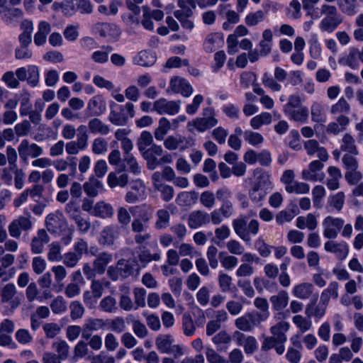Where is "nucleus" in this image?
<instances>
[{
    "mask_svg": "<svg viewBox=\"0 0 363 363\" xmlns=\"http://www.w3.org/2000/svg\"><path fill=\"white\" fill-rule=\"evenodd\" d=\"M213 108L207 107L203 109L202 117H197L187 123L188 130L194 133H204L216 126L218 121Z\"/></svg>",
    "mask_w": 363,
    "mask_h": 363,
    "instance_id": "nucleus-1",
    "label": "nucleus"
},
{
    "mask_svg": "<svg viewBox=\"0 0 363 363\" xmlns=\"http://www.w3.org/2000/svg\"><path fill=\"white\" fill-rule=\"evenodd\" d=\"M342 162L346 169L345 177L350 185L357 184L362 178V173L358 170V164L354 157L346 154L342 157Z\"/></svg>",
    "mask_w": 363,
    "mask_h": 363,
    "instance_id": "nucleus-2",
    "label": "nucleus"
},
{
    "mask_svg": "<svg viewBox=\"0 0 363 363\" xmlns=\"http://www.w3.org/2000/svg\"><path fill=\"white\" fill-rule=\"evenodd\" d=\"M174 339L169 335H160L155 340L157 349L163 354H174L176 357L184 354L183 347L180 345H172Z\"/></svg>",
    "mask_w": 363,
    "mask_h": 363,
    "instance_id": "nucleus-3",
    "label": "nucleus"
},
{
    "mask_svg": "<svg viewBox=\"0 0 363 363\" xmlns=\"http://www.w3.org/2000/svg\"><path fill=\"white\" fill-rule=\"evenodd\" d=\"M146 196V187L144 182L141 179H137L130 183L129 190L125 199L129 203H134L145 200Z\"/></svg>",
    "mask_w": 363,
    "mask_h": 363,
    "instance_id": "nucleus-4",
    "label": "nucleus"
},
{
    "mask_svg": "<svg viewBox=\"0 0 363 363\" xmlns=\"http://www.w3.org/2000/svg\"><path fill=\"white\" fill-rule=\"evenodd\" d=\"M16 74L20 81H27V83L32 87L36 86L40 80V70L38 67L35 65L18 68L16 70Z\"/></svg>",
    "mask_w": 363,
    "mask_h": 363,
    "instance_id": "nucleus-5",
    "label": "nucleus"
},
{
    "mask_svg": "<svg viewBox=\"0 0 363 363\" xmlns=\"http://www.w3.org/2000/svg\"><path fill=\"white\" fill-rule=\"evenodd\" d=\"M344 223V220L340 218L331 216L325 217L323 221L324 237L328 239L336 238Z\"/></svg>",
    "mask_w": 363,
    "mask_h": 363,
    "instance_id": "nucleus-6",
    "label": "nucleus"
},
{
    "mask_svg": "<svg viewBox=\"0 0 363 363\" xmlns=\"http://www.w3.org/2000/svg\"><path fill=\"white\" fill-rule=\"evenodd\" d=\"M167 92L180 94L184 97H189L193 94L194 89L186 79L176 76L170 79Z\"/></svg>",
    "mask_w": 363,
    "mask_h": 363,
    "instance_id": "nucleus-7",
    "label": "nucleus"
},
{
    "mask_svg": "<svg viewBox=\"0 0 363 363\" xmlns=\"http://www.w3.org/2000/svg\"><path fill=\"white\" fill-rule=\"evenodd\" d=\"M181 108V101H169L165 98H160L155 101V111L160 115L167 114L174 116Z\"/></svg>",
    "mask_w": 363,
    "mask_h": 363,
    "instance_id": "nucleus-8",
    "label": "nucleus"
},
{
    "mask_svg": "<svg viewBox=\"0 0 363 363\" xmlns=\"http://www.w3.org/2000/svg\"><path fill=\"white\" fill-rule=\"evenodd\" d=\"M46 226L50 232L59 235L66 231L68 228L64 216L59 211L47 216Z\"/></svg>",
    "mask_w": 363,
    "mask_h": 363,
    "instance_id": "nucleus-9",
    "label": "nucleus"
},
{
    "mask_svg": "<svg viewBox=\"0 0 363 363\" xmlns=\"http://www.w3.org/2000/svg\"><path fill=\"white\" fill-rule=\"evenodd\" d=\"M16 292V288L13 284H7L4 287L0 288V296L2 303H9L11 306L10 308L2 311L4 315H8L11 314L14 309L18 306L19 302L12 299Z\"/></svg>",
    "mask_w": 363,
    "mask_h": 363,
    "instance_id": "nucleus-10",
    "label": "nucleus"
},
{
    "mask_svg": "<svg viewBox=\"0 0 363 363\" xmlns=\"http://www.w3.org/2000/svg\"><path fill=\"white\" fill-rule=\"evenodd\" d=\"M178 6L183 9L174 11V15L175 18L180 22L184 29L189 31L192 30L194 28V23L191 19L193 15L192 9H185L184 0H178Z\"/></svg>",
    "mask_w": 363,
    "mask_h": 363,
    "instance_id": "nucleus-11",
    "label": "nucleus"
},
{
    "mask_svg": "<svg viewBox=\"0 0 363 363\" xmlns=\"http://www.w3.org/2000/svg\"><path fill=\"white\" fill-rule=\"evenodd\" d=\"M323 168V164L321 162L312 161L308 167L302 171V179L311 182H321L325 177Z\"/></svg>",
    "mask_w": 363,
    "mask_h": 363,
    "instance_id": "nucleus-12",
    "label": "nucleus"
},
{
    "mask_svg": "<svg viewBox=\"0 0 363 363\" xmlns=\"http://www.w3.org/2000/svg\"><path fill=\"white\" fill-rule=\"evenodd\" d=\"M152 184L155 190L160 192L161 197L164 201H169L174 197V189L162 182L160 172H155L152 176Z\"/></svg>",
    "mask_w": 363,
    "mask_h": 363,
    "instance_id": "nucleus-13",
    "label": "nucleus"
},
{
    "mask_svg": "<svg viewBox=\"0 0 363 363\" xmlns=\"http://www.w3.org/2000/svg\"><path fill=\"white\" fill-rule=\"evenodd\" d=\"M262 322L253 312H249L238 318L235 321V324L239 330L249 332L252 331Z\"/></svg>",
    "mask_w": 363,
    "mask_h": 363,
    "instance_id": "nucleus-14",
    "label": "nucleus"
},
{
    "mask_svg": "<svg viewBox=\"0 0 363 363\" xmlns=\"http://www.w3.org/2000/svg\"><path fill=\"white\" fill-rule=\"evenodd\" d=\"M164 151L160 145H152L148 150L142 155L147 162V167L153 170L161 164L160 157Z\"/></svg>",
    "mask_w": 363,
    "mask_h": 363,
    "instance_id": "nucleus-15",
    "label": "nucleus"
},
{
    "mask_svg": "<svg viewBox=\"0 0 363 363\" xmlns=\"http://www.w3.org/2000/svg\"><path fill=\"white\" fill-rule=\"evenodd\" d=\"M20 157L26 160L28 157H37L43 155V149L35 143H30L27 140H23L18 147Z\"/></svg>",
    "mask_w": 363,
    "mask_h": 363,
    "instance_id": "nucleus-16",
    "label": "nucleus"
},
{
    "mask_svg": "<svg viewBox=\"0 0 363 363\" xmlns=\"http://www.w3.org/2000/svg\"><path fill=\"white\" fill-rule=\"evenodd\" d=\"M66 211L69 218L75 221L79 230L86 232L89 230L90 227L89 222L82 216L79 210L74 206L73 203L70 202L67 205Z\"/></svg>",
    "mask_w": 363,
    "mask_h": 363,
    "instance_id": "nucleus-17",
    "label": "nucleus"
},
{
    "mask_svg": "<svg viewBox=\"0 0 363 363\" xmlns=\"http://www.w3.org/2000/svg\"><path fill=\"white\" fill-rule=\"evenodd\" d=\"M32 228V223L27 217L21 216L14 220L9 226V232L11 237L18 238L21 232L28 230Z\"/></svg>",
    "mask_w": 363,
    "mask_h": 363,
    "instance_id": "nucleus-18",
    "label": "nucleus"
},
{
    "mask_svg": "<svg viewBox=\"0 0 363 363\" xmlns=\"http://www.w3.org/2000/svg\"><path fill=\"white\" fill-rule=\"evenodd\" d=\"M253 174L256 177L253 186L263 189L267 192L273 189L274 186L269 172L260 169H256L254 170Z\"/></svg>",
    "mask_w": 363,
    "mask_h": 363,
    "instance_id": "nucleus-19",
    "label": "nucleus"
},
{
    "mask_svg": "<svg viewBox=\"0 0 363 363\" xmlns=\"http://www.w3.org/2000/svg\"><path fill=\"white\" fill-rule=\"evenodd\" d=\"M324 248L327 252H332L340 259H345L349 253V246L344 241H328L325 243Z\"/></svg>",
    "mask_w": 363,
    "mask_h": 363,
    "instance_id": "nucleus-20",
    "label": "nucleus"
},
{
    "mask_svg": "<svg viewBox=\"0 0 363 363\" xmlns=\"http://www.w3.org/2000/svg\"><path fill=\"white\" fill-rule=\"evenodd\" d=\"M210 223V216L203 211H192L188 218V225L190 228L196 229Z\"/></svg>",
    "mask_w": 363,
    "mask_h": 363,
    "instance_id": "nucleus-21",
    "label": "nucleus"
},
{
    "mask_svg": "<svg viewBox=\"0 0 363 363\" xmlns=\"http://www.w3.org/2000/svg\"><path fill=\"white\" fill-rule=\"evenodd\" d=\"M132 272L133 267L128 265L124 259H121L118 262L116 269L113 267H110L108 269V274L113 281L118 279L119 276L126 277L131 274Z\"/></svg>",
    "mask_w": 363,
    "mask_h": 363,
    "instance_id": "nucleus-22",
    "label": "nucleus"
},
{
    "mask_svg": "<svg viewBox=\"0 0 363 363\" xmlns=\"http://www.w3.org/2000/svg\"><path fill=\"white\" fill-rule=\"evenodd\" d=\"M98 29L100 35L111 42L116 41L121 35L119 27L113 23H103Z\"/></svg>",
    "mask_w": 363,
    "mask_h": 363,
    "instance_id": "nucleus-23",
    "label": "nucleus"
},
{
    "mask_svg": "<svg viewBox=\"0 0 363 363\" xmlns=\"http://www.w3.org/2000/svg\"><path fill=\"white\" fill-rule=\"evenodd\" d=\"M87 110L94 116H100L106 110V104L104 97L100 95H94L88 101Z\"/></svg>",
    "mask_w": 363,
    "mask_h": 363,
    "instance_id": "nucleus-24",
    "label": "nucleus"
},
{
    "mask_svg": "<svg viewBox=\"0 0 363 363\" xmlns=\"http://www.w3.org/2000/svg\"><path fill=\"white\" fill-rule=\"evenodd\" d=\"M305 148L308 155H317L322 161H326L328 154L325 148L320 147L318 143L315 140H309L305 143Z\"/></svg>",
    "mask_w": 363,
    "mask_h": 363,
    "instance_id": "nucleus-25",
    "label": "nucleus"
},
{
    "mask_svg": "<svg viewBox=\"0 0 363 363\" xmlns=\"http://www.w3.org/2000/svg\"><path fill=\"white\" fill-rule=\"evenodd\" d=\"M155 62L156 55L150 50H142L133 58V64L143 67L152 66Z\"/></svg>",
    "mask_w": 363,
    "mask_h": 363,
    "instance_id": "nucleus-26",
    "label": "nucleus"
},
{
    "mask_svg": "<svg viewBox=\"0 0 363 363\" xmlns=\"http://www.w3.org/2000/svg\"><path fill=\"white\" fill-rule=\"evenodd\" d=\"M290 326L289 322L280 320L271 327L270 332L277 337L279 343H285L287 340L286 333L289 330Z\"/></svg>",
    "mask_w": 363,
    "mask_h": 363,
    "instance_id": "nucleus-27",
    "label": "nucleus"
},
{
    "mask_svg": "<svg viewBox=\"0 0 363 363\" xmlns=\"http://www.w3.org/2000/svg\"><path fill=\"white\" fill-rule=\"evenodd\" d=\"M247 217L240 216V218L235 219L232 223L235 233L245 242H249L251 240V237L248 236V232H247Z\"/></svg>",
    "mask_w": 363,
    "mask_h": 363,
    "instance_id": "nucleus-28",
    "label": "nucleus"
},
{
    "mask_svg": "<svg viewBox=\"0 0 363 363\" xmlns=\"http://www.w3.org/2000/svg\"><path fill=\"white\" fill-rule=\"evenodd\" d=\"M50 241L49 236L45 230H40L38 235L35 237L31 243V250L34 254H40L43 252L44 247Z\"/></svg>",
    "mask_w": 363,
    "mask_h": 363,
    "instance_id": "nucleus-29",
    "label": "nucleus"
},
{
    "mask_svg": "<svg viewBox=\"0 0 363 363\" xmlns=\"http://www.w3.org/2000/svg\"><path fill=\"white\" fill-rule=\"evenodd\" d=\"M51 31L50 24L45 21H41L38 25V30L34 35V43L37 46H41L46 43L47 36Z\"/></svg>",
    "mask_w": 363,
    "mask_h": 363,
    "instance_id": "nucleus-30",
    "label": "nucleus"
},
{
    "mask_svg": "<svg viewBox=\"0 0 363 363\" xmlns=\"http://www.w3.org/2000/svg\"><path fill=\"white\" fill-rule=\"evenodd\" d=\"M328 177L326 185L329 190L335 191L340 188V181L342 179V172L336 167H329L328 169Z\"/></svg>",
    "mask_w": 363,
    "mask_h": 363,
    "instance_id": "nucleus-31",
    "label": "nucleus"
},
{
    "mask_svg": "<svg viewBox=\"0 0 363 363\" xmlns=\"http://www.w3.org/2000/svg\"><path fill=\"white\" fill-rule=\"evenodd\" d=\"M286 116L296 122L305 123L308 118V109L306 106H300L294 109H284Z\"/></svg>",
    "mask_w": 363,
    "mask_h": 363,
    "instance_id": "nucleus-32",
    "label": "nucleus"
},
{
    "mask_svg": "<svg viewBox=\"0 0 363 363\" xmlns=\"http://www.w3.org/2000/svg\"><path fill=\"white\" fill-rule=\"evenodd\" d=\"M85 193L91 197L96 196L104 189L103 183L94 176H91L83 185Z\"/></svg>",
    "mask_w": 363,
    "mask_h": 363,
    "instance_id": "nucleus-33",
    "label": "nucleus"
},
{
    "mask_svg": "<svg viewBox=\"0 0 363 363\" xmlns=\"http://www.w3.org/2000/svg\"><path fill=\"white\" fill-rule=\"evenodd\" d=\"M3 104L6 109H16L18 99L5 88L0 86V107Z\"/></svg>",
    "mask_w": 363,
    "mask_h": 363,
    "instance_id": "nucleus-34",
    "label": "nucleus"
},
{
    "mask_svg": "<svg viewBox=\"0 0 363 363\" xmlns=\"http://www.w3.org/2000/svg\"><path fill=\"white\" fill-rule=\"evenodd\" d=\"M118 235V227L113 225L107 226L101 233L99 242L104 245H111Z\"/></svg>",
    "mask_w": 363,
    "mask_h": 363,
    "instance_id": "nucleus-35",
    "label": "nucleus"
},
{
    "mask_svg": "<svg viewBox=\"0 0 363 363\" xmlns=\"http://www.w3.org/2000/svg\"><path fill=\"white\" fill-rule=\"evenodd\" d=\"M349 123V118L341 115L337 117V121H333L328 124L326 132L329 134L337 135L345 129Z\"/></svg>",
    "mask_w": 363,
    "mask_h": 363,
    "instance_id": "nucleus-36",
    "label": "nucleus"
},
{
    "mask_svg": "<svg viewBox=\"0 0 363 363\" xmlns=\"http://www.w3.org/2000/svg\"><path fill=\"white\" fill-rule=\"evenodd\" d=\"M238 335V343L244 347L247 354L253 353L257 348V342L256 339L252 336H245L240 332H236Z\"/></svg>",
    "mask_w": 363,
    "mask_h": 363,
    "instance_id": "nucleus-37",
    "label": "nucleus"
},
{
    "mask_svg": "<svg viewBox=\"0 0 363 363\" xmlns=\"http://www.w3.org/2000/svg\"><path fill=\"white\" fill-rule=\"evenodd\" d=\"M223 35L220 33L209 34L204 43L203 47L206 52H211L223 44Z\"/></svg>",
    "mask_w": 363,
    "mask_h": 363,
    "instance_id": "nucleus-38",
    "label": "nucleus"
},
{
    "mask_svg": "<svg viewBox=\"0 0 363 363\" xmlns=\"http://www.w3.org/2000/svg\"><path fill=\"white\" fill-rule=\"evenodd\" d=\"M255 306L260 311H252L262 321H266L269 315V303L266 298L257 297L254 301Z\"/></svg>",
    "mask_w": 363,
    "mask_h": 363,
    "instance_id": "nucleus-39",
    "label": "nucleus"
},
{
    "mask_svg": "<svg viewBox=\"0 0 363 363\" xmlns=\"http://www.w3.org/2000/svg\"><path fill=\"white\" fill-rule=\"evenodd\" d=\"M359 3H363V0H338V6L341 11L351 16L358 12Z\"/></svg>",
    "mask_w": 363,
    "mask_h": 363,
    "instance_id": "nucleus-40",
    "label": "nucleus"
},
{
    "mask_svg": "<svg viewBox=\"0 0 363 363\" xmlns=\"http://www.w3.org/2000/svg\"><path fill=\"white\" fill-rule=\"evenodd\" d=\"M296 225L299 229H308L313 230L318 225L316 216L313 213H308L306 216H299L296 218Z\"/></svg>",
    "mask_w": 363,
    "mask_h": 363,
    "instance_id": "nucleus-41",
    "label": "nucleus"
},
{
    "mask_svg": "<svg viewBox=\"0 0 363 363\" xmlns=\"http://www.w3.org/2000/svg\"><path fill=\"white\" fill-rule=\"evenodd\" d=\"M313 286L311 283L303 282L296 284L292 289L293 295L300 299H307L311 295Z\"/></svg>",
    "mask_w": 363,
    "mask_h": 363,
    "instance_id": "nucleus-42",
    "label": "nucleus"
},
{
    "mask_svg": "<svg viewBox=\"0 0 363 363\" xmlns=\"http://www.w3.org/2000/svg\"><path fill=\"white\" fill-rule=\"evenodd\" d=\"M338 289L337 282L333 281L330 283L327 289L321 293L320 302L325 306H328L331 298L335 299L338 297Z\"/></svg>",
    "mask_w": 363,
    "mask_h": 363,
    "instance_id": "nucleus-43",
    "label": "nucleus"
},
{
    "mask_svg": "<svg viewBox=\"0 0 363 363\" xmlns=\"http://www.w3.org/2000/svg\"><path fill=\"white\" fill-rule=\"evenodd\" d=\"M289 295L286 291H281L270 297V302L274 311H280L285 308L289 303Z\"/></svg>",
    "mask_w": 363,
    "mask_h": 363,
    "instance_id": "nucleus-44",
    "label": "nucleus"
},
{
    "mask_svg": "<svg viewBox=\"0 0 363 363\" xmlns=\"http://www.w3.org/2000/svg\"><path fill=\"white\" fill-rule=\"evenodd\" d=\"M92 215L102 218H111L113 215V208L111 204L99 201L94 206Z\"/></svg>",
    "mask_w": 363,
    "mask_h": 363,
    "instance_id": "nucleus-45",
    "label": "nucleus"
},
{
    "mask_svg": "<svg viewBox=\"0 0 363 363\" xmlns=\"http://www.w3.org/2000/svg\"><path fill=\"white\" fill-rule=\"evenodd\" d=\"M298 212V207L296 205H293L291 208L279 211L276 216V220L280 225L290 222Z\"/></svg>",
    "mask_w": 363,
    "mask_h": 363,
    "instance_id": "nucleus-46",
    "label": "nucleus"
},
{
    "mask_svg": "<svg viewBox=\"0 0 363 363\" xmlns=\"http://www.w3.org/2000/svg\"><path fill=\"white\" fill-rule=\"evenodd\" d=\"M309 54L314 60H318L322 56V46L316 33H311L308 40Z\"/></svg>",
    "mask_w": 363,
    "mask_h": 363,
    "instance_id": "nucleus-47",
    "label": "nucleus"
},
{
    "mask_svg": "<svg viewBox=\"0 0 363 363\" xmlns=\"http://www.w3.org/2000/svg\"><path fill=\"white\" fill-rule=\"evenodd\" d=\"M88 126L90 132L94 134L106 135L110 132L109 126L99 118L91 119L89 122Z\"/></svg>",
    "mask_w": 363,
    "mask_h": 363,
    "instance_id": "nucleus-48",
    "label": "nucleus"
},
{
    "mask_svg": "<svg viewBox=\"0 0 363 363\" xmlns=\"http://www.w3.org/2000/svg\"><path fill=\"white\" fill-rule=\"evenodd\" d=\"M113 259L112 255L108 253H101L94 262V270L96 274H102L106 270V267Z\"/></svg>",
    "mask_w": 363,
    "mask_h": 363,
    "instance_id": "nucleus-49",
    "label": "nucleus"
},
{
    "mask_svg": "<svg viewBox=\"0 0 363 363\" xmlns=\"http://www.w3.org/2000/svg\"><path fill=\"white\" fill-rule=\"evenodd\" d=\"M128 182V176L126 174L118 175L116 172H110L107 177V184L111 188L116 186L124 187Z\"/></svg>",
    "mask_w": 363,
    "mask_h": 363,
    "instance_id": "nucleus-50",
    "label": "nucleus"
},
{
    "mask_svg": "<svg viewBox=\"0 0 363 363\" xmlns=\"http://www.w3.org/2000/svg\"><path fill=\"white\" fill-rule=\"evenodd\" d=\"M311 119L313 122L318 123H325L327 121V116L322 104L314 103L311 108Z\"/></svg>",
    "mask_w": 363,
    "mask_h": 363,
    "instance_id": "nucleus-51",
    "label": "nucleus"
},
{
    "mask_svg": "<svg viewBox=\"0 0 363 363\" xmlns=\"http://www.w3.org/2000/svg\"><path fill=\"white\" fill-rule=\"evenodd\" d=\"M172 127L170 121L167 118H161L159 121L158 127L154 133L155 139L158 141H162Z\"/></svg>",
    "mask_w": 363,
    "mask_h": 363,
    "instance_id": "nucleus-52",
    "label": "nucleus"
},
{
    "mask_svg": "<svg viewBox=\"0 0 363 363\" xmlns=\"http://www.w3.org/2000/svg\"><path fill=\"white\" fill-rule=\"evenodd\" d=\"M341 19L337 16H325L320 23V29L328 33L333 32L340 24Z\"/></svg>",
    "mask_w": 363,
    "mask_h": 363,
    "instance_id": "nucleus-53",
    "label": "nucleus"
},
{
    "mask_svg": "<svg viewBox=\"0 0 363 363\" xmlns=\"http://www.w3.org/2000/svg\"><path fill=\"white\" fill-rule=\"evenodd\" d=\"M152 145L155 144L153 143L152 134L146 130L143 131L137 143L140 152L143 155L144 152L147 151Z\"/></svg>",
    "mask_w": 363,
    "mask_h": 363,
    "instance_id": "nucleus-54",
    "label": "nucleus"
},
{
    "mask_svg": "<svg viewBox=\"0 0 363 363\" xmlns=\"http://www.w3.org/2000/svg\"><path fill=\"white\" fill-rule=\"evenodd\" d=\"M272 118L270 113L262 112L254 116L250 121V125L254 129H259L264 125H269L272 123Z\"/></svg>",
    "mask_w": 363,
    "mask_h": 363,
    "instance_id": "nucleus-55",
    "label": "nucleus"
},
{
    "mask_svg": "<svg viewBox=\"0 0 363 363\" xmlns=\"http://www.w3.org/2000/svg\"><path fill=\"white\" fill-rule=\"evenodd\" d=\"M266 13L262 10L248 13L245 18V23L247 26L252 27L264 21Z\"/></svg>",
    "mask_w": 363,
    "mask_h": 363,
    "instance_id": "nucleus-56",
    "label": "nucleus"
},
{
    "mask_svg": "<svg viewBox=\"0 0 363 363\" xmlns=\"http://www.w3.org/2000/svg\"><path fill=\"white\" fill-rule=\"evenodd\" d=\"M292 321L301 333L310 330L313 325L311 317L306 318L301 315H294Z\"/></svg>",
    "mask_w": 363,
    "mask_h": 363,
    "instance_id": "nucleus-57",
    "label": "nucleus"
},
{
    "mask_svg": "<svg viewBox=\"0 0 363 363\" xmlns=\"http://www.w3.org/2000/svg\"><path fill=\"white\" fill-rule=\"evenodd\" d=\"M285 190L289 194H305L310 191V186L304 182L294 181L290 186H285Z\"/></svg>",
    "mask_w": 363,
    "mask_h": 363,
    "instance_id": "nucleus-58",
    "label": "nucleus"
},
{
    "mask_svg": "<svg viewBox=\"0 0 363 363\" xmlns=\"http://www.w3.org/2000/svg\"><path fill=\"white\" fill-rule=\"evenodd\" d=\"M62 248L58 242H52L49 245L48 259L52 262H60L62 259Z\"/></svg>",
    "mask_w": 363,
    "mask_h": 363,
    "instance_id": "nucleus-59",
    "label": "nucleus"
},
{
    "mask_svg": "<svg viewBox=\"0 0 363 363\" xmlns=\"http://www.w3.org/2000/svg\"><path fill=\"white\" fill-rule=\"evenodd\" d=\"M340 148L342 151L349 154L357 155L358 154L354 145V140L350 134H345L342 138Z\"/></svg>",
    "mask_w": 363,
    "mask_h": 363,
    "instance_id": "nucleus-60",
    "label": "nucleus"
},
{
    "mask_svg": "<svg viewBox=\"0 0 363 363\" xmlns=\"http://www.w3.org/2000/svg\"><path fill=\"white\" fill-rule=\"evenodd\" d=\"M117 302L114 297L108 296L104 297L99 303L100 310L107 313H114L117 310Z\"/></svg>",
    "mask_w": 363,
    "mask_h": 363,
    "instance_id": "nucleus-61",
    "label": "nucleus"
},
{
    "mask_svg": "<svg viewBox=\"0 0 363 363\" xmlns=\"http://www.w3.org/2000/svg\"><path fill=\"white\" fill-rule=\"evenodd\" d=\"M248 194L252 202L259 206H262V202L265 199L268 192L252 186V188L249 190Z\"/></svg>",
    "mask_w": 363,
    "mask_h": 363,
    "instance_id": "nucleus-62",
    "label": "nucleus"
},
{
    "mask_svg": "<svg viewBox=\"0 0 363 363\" xmlns=\"http://www.w3.org/2000/svg\"><path fill=\"white\" fill-rule=\"evenodd\" d=\"M111 109L108 115L109 121L115 125H125L128 123V121L123 112L121 109L119 111L113 110L112 105H111Z\"/></svg>",
    "mask_w": 363,
    "mask_h": 363,
    "instance_id": "nucleus-63",
    "label": "nucleus"
},
{
    "mask_svg": "<svg viewBox=\"0 0 363 363\" xmlns=\"http://www.w3.org/2000/svg\"><path fill=\"white\" fill-rule=\"evenodd\" d=\"M326 194L325 188L321 185L315 186L312 190L313 205L315 208H320L323 205V199Z\"/></svg>",
    "mask_w": 363,
    "mask_h": 363,
    "instance_id": "nucleus-64",
    "label": "nucleus"
}]
</instances>
